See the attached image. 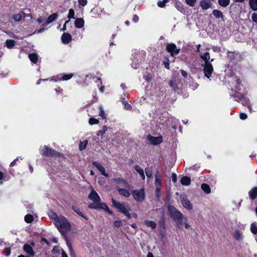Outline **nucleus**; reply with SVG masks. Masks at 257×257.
<instances>
[{
	"label": "nucleus",
	"mask_w": 257,
	"mask_h": 257,
	"mask_svg": "<svg viewBox=\"0 0 257 257\" xmlns=\"http://www.w3.org/2000/svg\"><path fill=\"white\" fill-rule=\"evenodd\" d=\"M200 57L204 61V64H202L203 67V72L205 76L208 78H210L213 71L212 65L211 62L214 61V59L212 58L210 60V54L208 52H201L199 54Z\"/></svg>",
	"instance_id": "nucleus-1"
},
{
	"label": "nucleus",
	"mask_w": 257,
	"mask_h": 257,
	"mask_svg": "<svg viewBox=\"0 0 257 257\" xmlns=\"http://www.w3.org/2000/svg\"><path fill=\"white\" fill-rule=\"evenodd\" d=\"M168 210L169 216L175 222L177 227L181 228L182 227L183 221H186L187 218L185 217L183 214L173 206L169 205Z\"/></svg>",
	"instance_id": "nucleus-2"
},
{
	"label": "nucleus",
	"mask_w": 257,
	"mask_h": 257,
	"mask_svg": "<svg viewBox=\"0 0 257 257\" xmlns=\"http://www.w3.org/2000/svg\"><path fill=\"white\" fill-rule=\"evenodd\" d=\"M54 224L64 236H66V233L71 229L70 222L66 217L62 215H60L59 219L57 220L56 222H55Z\"/></svg>",
	"instance_id": "nucleus-3"
},
{
	"label": "nucleus",
	"mask_w": 257,
	"mask_h": 257,
	"mask_svg": "<svg viewBox=\"0 0 257 257\" xmlns=\"http://www.w3.org/2000/svg\"><path fill=\"white\" fill-rule=\"evenodd\" d=\"M111 201L113 206L119 212L122 213L128 218L131 217L130 214L129 213L130 208L127 205H125L123 203L117 201L113 198H112Z\"/></svg>",
	"instance_id": "nucleus-4"
},
{
	"label": "nucleus",
	"mask_w": 257,
	"mask_h": 257,
	"mask_svg": "<svg viewBox=\"0 0 257 257\" xmlns=\"http://www.w3.org/2000/svg\"><path fill=\"white\" fill-rule=\"evenodd\" d=\"M233 92L230 94V95L232 96L234 98L235 100L240 102L242 105L246 106L248 108L250 112H251V107L249 104V100L248 98L244 97L241 93L239 92H235L234 94H232Z\"/></svg>",
	"instance_id": "nucleus-5"
},
{
	"label": "nucleus",
	"mask_w": 257,
	"mask_h": 257,
	"mask_svg": "<svg viewBox=\"0 0 257 257\" xmlns=\"http://www.w3.org/2000/svg\"><path fill=\"white\" fill-rule=\"evenodd\" d=\"M40 153L42 156L46 157H52L60 155V153L59 152H56L54 150L51 149L47 146H44L43 148L40 149Z\"/></svg>",
	"instance_id": "nucleus-6"
},
{
	"label": "nucleus",
	"mask_w": 257,
	"mask_h": 257,
	"mask_svg": "<svg viewBox=\"0 0 257 257\" xmlns=\"http://www.w3.org/2000/svg\"><path fill=\"white\" fill-rule=\"evenodd\" d=\"M135 200L138 202H142L145 198V193L144 190L141 189L140 190H134L132 192Z\"/></svg>",
	"instance_id": "nucleus-7"
},
{
	"label": "nucleus",
	"mask_w": 257,
	"mask_h": 257,
	"mask_svg": "<svg viewBox=\"0 0 257 257\" xmlns=\"http://www.w3.org/2000/svg\"><path fill=\"white\" fill-rule=\"evenodd\" d=\"M113 181L117 185L116 187L126 188H128L131 187V185L123 178H114Z\"/></svg>",
	"instance_id": "nucleus-8"
},
{
	"label": "nucleus",
	"mask_w": 257,
	"mask_h": 257,
	"mask_svg": "<svg viewBox=\"0 0 257 257\" xmlns=\"http://www.w3.org/2000/svg\"><path fill=\"white\" fill-rule=\"evenodd\" d=\"M73 76V73H70L68 74H60L58 75L57 76H53L51 78V80L55 81H57L58 80L65 81L70 79Z\"/></svg>",
	"instance_id": "nucleus-9"
},
{
	"label": "nucleus",
	"mask_w": 257,
	"mask_h": 257,
	"mask_svg": "<svg viewBox=\"0 0 257 257\" xmlns=\"http://www.w3.org/2000/svg\"><path fill=\"white\" fill-rule=\"evenodd\" d=\"M180 198L182 205L184 208L189 210L192 209V205L185 195H181Z\"/></svg>",
	"instance_id": "nucleus-10"
},
{
	"label": "nucleus",
	"mask_w": 257,
	"mask_h": 257,
	"mask_svg": "<svg viewBox=\"0 0 257 257\" xmlns=\"http://www.w3.org/2000/svg\"><path fill=\"white\" fill-rule=\"evenodd\" d=\"M166 50L172 56L179 53L180 49H177L176 45L174 43L168 44L166 46Z\"/></svg>",
	"instance_id": "nucleus-11"
},
{
	"label": "nucleus",
	"mask_w": 257,
	"mask_h": 257,
	"mask_svg": "<svg viewBox=\"0 0 257 257\" xmlns=\"http://www.w3.org/2000/svg\"><path fill=\"white\" fill-rule=\"evenodd\" d=\"M147 140L149 143L153 145H157L161 144L163 141V138L162 136L153 137L150 135L147 136Z\"/></svg>",
	"instance_id": "nucleus-12"
},
{
	"label": "nucleus",
	"mask_w": 257,
	"mask_h": 257,
	"mask_svg": "<svg viewBox=\"0 0 257 257\" xmlns=\"http://www.w3.org/2000/svg\"><path fill=\"white\" fill-rule=\"evenodd\" d=\"M116 188L118 193L122 196H123L125 197H128L131 195V193L130 191L131 187L128 188L116 187Z\"/></svg>",
	"instance_id": "nucleus-13"
},
{
	"label": "nucleus",
	"mask_w": 257,
	"mask_h": 257,
	"mask_svg": "<svg viewBox=\"0 0 257 257\" xmlns=\"http://www.w3.org/2000/svg\"><path fill=\"white\" fill-rule=\"evenodd\" d=\"M88 198L94 202H98L100 201V198L97 193L94 190L92 189L90 193Z\"/></svg>",
	"instance_id": "nucleus-14"
},
{
	"label": "nucleus",
	"mask_w": 257,
	"mask_h": 257,
	"mask_svg": "<svg viewBox=\"0 0 257 257\" xmlns=\"http://www.w3.org/2000/svg\"><path fill=\"white\" fill-rule=\"evenodd\" d=\"M155 184L156 186V189H161L162 183H161V176L159 173V171H157L155 173Z\"/></svg>",
	"instance_id": "nucleus-15"
},
{
	"label": "nucleus",
	"mask_w": 257,
	"mask_h": 257,
	"mask_svg": "<svg viewBox=\"0 0 257 257\" xmlns=\"http://www.w3.org/2000/svg\"><path fill=\"white\" fill-rule=\"evenodd\" d=\"M24 250L30 256L33 257L35 254V252L32 247L29 244H25L23 246Z\"/></svg>",
	"instance_id": "nucleus-16"
},
{
	"label": "nucleus",
	"mask_w": 257,
	"mask_h": 257,
	"mask_svg": "<svg viewBox=\"0 0 257 257\" xmlns=\"http://www.w3.org/2000/svg\"><path fill=\"white\" fill-rule=\"evenodd\" d=\"M92 164L101 173V174L105 177H107L108 174L105 173L104 168L97 162H93Z\"/></svg>",
	"instance_id": "nucleus-17"
},
{
	"label": "nucleus",
	"mask_w": 257,
	"mask_h": 257,
	"mask_svg": "<svg viewBox=\"0 0 257 257\" xmlns=\"http://www.w3.org/2000/svg\"><path fill=\"white\" fill-rule=\"evenodd\" d=\"M61 40L64 44H67L71 42L72 40V37L70 34L64 33L62 35Z\"/></svg>",
	"instance_id": "nucleus-18"
},
{
	"label": "nucleus",
	"mask_w": 257,
	"mask_h": 257,
	"mask_svg": "<svg viewBox=\"0 0 257 257\" xmlns=\"http://www.w3.org/2000/svg\"><path fill=\"white\" fill-rule=\"evenodd\" d=\"M200 6L202 10H206L211 8L212 3L210 1L207 0H202L200 3Z\"/></svg>",
	"instance_id": "nucleus-19"
},
{
	"label": "nucleus",
	"mask_w": 257,
	"mask_h": 257,
	"mask_svg": "<svg viewBox=\"0 0 257 257\" xmlns=\"http://www.w3.org/2000/svg\"><path fill=\"white\" fill-rule=\"evenodd\" d=\"M134 169L140 175L141 177L144 180L145 179V175L144 174V170L139 166L135 165Z\"/></svg>",
	"instance_id": "nucleus-20"
},
{
	"label": "nucleus",
	"mask_w": 257,
	"mask_h": 257,
	"mask_svg": "<svg viewBox=\"0 0 257 257\" xmlns=\"http://www.w3.org/2000/svg\"><path fill=\"white\" fill-rule=\"evenodd\" d=\"M84 25V21L82 18H77L75 21V26L77 28H82Z\"/></svg>",
	"instance_id": "nucleus-21"
},
{
	"label": "nucleus",
	"mask_w": 257,
	"mask_h": 257,
	"mask_svg": "<svg viewBox=\"0 0 257 257\" xmlns=\"http://www.w3.org/2000/svg\"><path fill=\"white\" fill-rule=\"evenodd\" d=\"M233 237L235 238V239L238 240L242 239L243 238L242 232L239 230H235L233 234Z\"/></svg>",
	"instance_id": "nucleus-22"
},
{
	"label": "nucleus",
	"mask_w": 257,
	"mask_h": 257,
	"mask_svg": "<svg viewBox=\"0 0 257 257\" xmlns=\"http://www.w3.org/2000/svg\"><path fill=\"white\" fill-rule=\"evenodd\" d=\"M48 215L50 218L52 220L55 224V222H56L57 220L59 219L60 215H57L54 212L50 211L48 213Z\"/></svg>",
	"instance_id": "nucleus-23"
},
{
	"label": "nucleus",
	"mask_w": 257,
	"mask_h": 257,
	"mask_svg": "<svg viewBox=\"0 0 257 257\" xmlns=\"http://www.w3.org/2000/svg\"><path fill=\"white\" fill-rule=\"evenodd\" d=\"M48 215L50 218L52 220L55 224V222H56L57 220L59 219L60 215H57L54 212L50 211L48 213Z\"/></svg>",
	"instance_id": "nucleus-24"
},
{
	"label": "nucleus",
	"mask_w": 257,
	"mask_h": 257,
	"mask_svg": "<svg viewBox=\"0 0 257 257\" xmlns=\"http://www.w3.org/2000/svg\"><path fill=\"white\" fill-rule=\"evenodd\" d=\"M180 182L183 185L188 186L190 184L191 179L189 177L184 176L181 178Z\"/></svg>",
	"instance_id": "nucleus-25"
},
{
	"label": "nucleus",
	"mask_w": 257,
	"mask_h": 257,
	"mask_svg": "<svg viewBox=\"0 0 257 257\" xmlns=\"http://www.w3.org/2000/svg\"><path fill=\"white\" fill-rule=\"evenodd\" d=\"M250 199L253 200L257 197V188L255 187L249 192Z\"/></svg>",
	"instance_id": "nucleus-26"
},
{
	"label": "nucleus",
	"mask_w": 257,
	"mask_h": 257,
	"mask_svg": "<svg viewBox=\"0 0 257 257\" xmlns=\"http://www.w3.org/2000/svg\"><path fill=\"white\" fill-rule=\"evenodd\" d=\"M57 18H58V15L56 13H54V14L51 15L47 19L46 24H50L51 23L53 22L55 20H56Z\"/></svg>",
	"instance_id": "nucleus-27"
},
{
	"label": "nucleus",
	"mask_w": 257,
	"mask_h": 257,
	"mask_svg": "<svg viewBox=\"0 0 257 257\" xmlns=\"http://www.w3.org/2000/svg\"><path fill=\"white\" fill-rule=\"evenodd\" d=\"M25 13L23 12H20L18 14H15L13 18L16 22H19L21 20L22 17L24 16Z\"/></svg>",
	"instance_id": "nucleus-28"
},
{
	"label": "nucleus",
	"mask_w": 257,
	"mask_h": 257,
	"mask_svg": "<svg viewBox=\"0 0 257 257\" xmlns=\"http://www.w3.org/2000/svg\"><path fill=\"white\" fill-rule=\"evenodd\" d=\"M72 209L78 215L82 216L85 219L88 220V218L86 216L84 215L83 213L81 211L80 209L78 208L77 207L75 206H73Z\"/></svg>",
	"instance_id": "nucleus-29"
},
{
	"label": "nucleus",
	"mask_w": 257,
	"mask_h": 257,
	"mask_svg": "<svg viewBox=\"0 0 257 257\" xmlns=\"http://www.w3.org/2000/svg\"><path fill=\"white\" fill-rule=\"evenodd\" d=\"M212 14L216 19L222 18L223 17V13L218 10H214L212 12Z\"/></svg>",
	"instance_id": "nucleus-30"
},
{
	"label": "nucleus",
	"mask_w": 257,
	"mask_h": 257,
	"mask_svg": "<svg viewBox=\"0 0 257 257\" xmlns=\"http://www.w3.org/2000/svg\"><path fill=\"white\" fill-rule=\"evenodd\" d=\"M16 44V41L14 40H8L6 41V45L9 49H12Z\"/></svg>",
	"instance_id": "nucleus-31"
},
{
	"label": "nucleus",
	"mask_w": 257,
	"mask_h": 257,
	"mask_svg": "<svg viewBox=\"0 0 257 257\" xmlns=\"http://www.w3.org/2000/svg\"><path fill=\"white\" fill-rule=\"evenodd\" d=\"M249 5L252 10L257 11V0H249Z\"/></svg>",
	"instance_id": "nucleus-32"
},
{
	"label": "nucleus",
	"mask_w": 257,
	"mask_h": 257,
	"mask_svg": "<svg viewBox=\"0 0 257 257\" xmlns=\"http://www.w3.org/2000/svg\"><path fill=\"white\" fill-rule=\"evenodd\" d=\"M100 205H101V203H100V202H93V203H91L90 204H89L88 207L89 208L92 209H99L100 207H101Z\"/></svg>",
	"instance_id": "nucleus-33"
},
{
	"label": "nucleus",
	"mask_w": 257,
	"mask_h": 257,
	"mask_svg": "<svg viewBox=\"0 0 257 257\" xmlns=\"http://www.w3.org/2000/svg\"><path fill=\"white\" fill-rule=\"evenodd\" d=\"M30 60L34 63H36L38 61V56L36 53H31L29 55Z\"/></svg>",
	"instance_id": "nucleus-34"
},
{
	"label": "nucleus",
	"mask_w": 257,
	"mask_h": 257,
	"mask_svg": "<svg viewBox=\"0 0 257 257\" xmlns=\"http://www.w3.org/2000/svg\"><path fill=\"white\" fill-rule=\"evenodd\" d=\"M250 231L253 234H257V223L254 222L250 225Z\"/></svg>",
	"instance_id": "nucleus-35"
},
{
	"label": "nucleus",
	"mask_w": 257,
	"mask_h": 257,
	"mask_svg": "<svg viewBox=\"0 0 257 257\" xmlns=\"http://www.w3.org/2000/svg\"><path fill=\"white\" fill-rule=\"evenodd\" d=\"M145 223L146 225H147L149 227H151L152 229H154L156 227V224L153 221L146 220L145 221Z\"/></svg>",
	"instance_id": "nucleus-36"
},
{
	"label": "nucleus",
	"mask_w": 257,
	"mask_h": 257,
	"mask_svg": "<svg viewBox=\"0 0 257 257\" xmlns=\"http://www.w3.org/2000/svg\"><path fill=\"white\" fill-rule=\"evenodd\" d=\"M201 188L206 193L209 194L210 193V188L208 184L205 183L202 184Z\"/></svg>",
	"instance_id": "nucleus-37"
},
{
	"label": "nucleus",
	"mask_w": 257,
	"mask_h": 257,
	"mask_svg": "<svg viewBox=\"0 0 257 257\" xmlns=\"http://www.w3.org/2000/svg\"><path fill=\"white\" fill-rule=\"evenodd\" d=\"M219 4L223 7H226L230 3V0H218Z\"/></svg>",
	"instance_id": "nucleus-38"
},
{
	"label": "nucleus",
	"mask_w": 257,
	"mask_h": 257,
	"mask_svg": "<svg viewBox=\"0 0 257 257\" xmlns=\"http://www.w3.org/2000/svg\"><path fill=\"white\" fill-rule=\"evenodd\" d=\"M88 144V141L87 140H85L83 142H81L79 144V150L80 151L84 150L86 149V146Z\"/></svg>",
	"instance_id": "nucleus-39"
},
{
	"label": "nucleus",
	"mask_w": 257,
	"mask_h": 257,
	"mask_svg": "<svg viewBox=\"0 0 257 257\" xmlns=\"http://www.w3.org/2000/svg\"><path fill=\"white\" fill-rule=\"evenodd\" d=\"M145 173L148 178H151L152 177L153 171L151 168H147L145 169Z\"/></svg>",
	"instance_id": "nucleus-40"
},
{
	"label": "nucleus",
	"mask_w": 257,
	"mask_h": 257,
	"mask_svg": "<svg viewBox=\"0 0 257 257\" xmlns=\"http://www.w3.org/2000/svg\"><path fill=\"white\" fill-rule=\"evenodd\" d=\"M25 220L27 223H31L33 221V217L31 214H27L25 216Z\"/></svg>",
	"instance_id": "nucleus-41"
},
{
	"label": "nucleus",
	"mask_w": 257,
	"mask_h": 257,
	"mask_svg": "<svg viewBox=\"0 0 257 257\" xmlns=\"http://www.w3.org/2000/svg\"><path fill=\"white\" fill-rule=\"evenodd\" d=\"M101 207H100L99 209H104L107 212H108L110 214H112V212L109 209L108 207L105 203H101V205H100Z\"/></svg>",
	"instance_id": "nucleus-42"
},
{
	"label": "nucleus",
	"mask_w": 257,
	"mask_h": 257,
	"mask_svg": "<svg viewBox=\"0 0 257 257\" xmlns=\"http://www.w3.org/2000/svg\"><path fill=\"white\" fill-rule=\"evenodd\" d=\"M107 127L106 125H104L103 126L102 130L99 131L97 133V135L98 136H102L103 134H104L107 131Z\"/></svg>",
	"instance_id": "nucleus-43"
},
{
	"label": "nucleus",
	"mask_w": 257,
	"mask_h": 257,
	"mask_svg": "<svg viewBox=\"0 0 257 257\" xmlns=\"http://www.w3.org/2000/svg\"><path fill=\"white\" fill-rule=\"evenodd\" d=\"M74 14V11L73 9H71L69 10L68 18H69V20L71 19H75Z\"/></svg>",
	"instance_id": "nucleus-44"
},
{
	"label": "nucleus",
	"mask_w": 257,
	"mask_h": 257,
	"mask_svg": "<svg viewBox=\"0 0 257 257\" xmlns=\"http://www.w3.org/2000/svg\"><path fill=\"white\" fill-rule=\"evenodd\" d=\"M89 123L91 125L98 124L99 123V120L97 119L91 117L89 118Z\"/></svg>",
	"instance_id": "nucleus-45"
},
{
	"label": "nucleus",
	"mask_w": 257,
	"mask_h": 257,
	"mask_svg": "<svg viewBox=\"0 0 257 257\" xmlns=\"http://www.w3.org/2000/svg\"><path fill=\"white\" fill-rule=\"evenodd\" d=\"M185 2L189 6L193 7L195 6L196 3V0H185Z\"/></svg>",
	"instance_id": "nucleus-46"
},
{
	"label": "nucleus",
	"mask_w": 257,
	"mask_h": 257,
	"mask_svg": "<svg viewBox=\"0 0 257 257\" xmlns=\"http://www.w3.org/2000/svg\"><path fill=\"white\" fill-rule=\"evenodd\" d=\"M99 115L102 117V118H105V112L103 109V108L102 106H100L99 107Z\"/></svg>",
	"instance_id": "nucleus-47"
},
{
	"label": "nucleus",
	"mask_w": 257,
	"mask_h": 257,
	"mask_svg": "<svg viewBox=\"0 0 257 257\" xmlns=\"http://www.w3.org/2000/svg\"><path fill=\"white\" fill-rule=\"evenodd\" d=\"M78 4L83 7L85 6L87 4V0H78Z\"/></svg>",
	"instance_id": "nucleus-48"
},
{
	"label": "nucleus",
	"mask_w": 257,
	"mask_h": 257,
	"mask_svg": "<svg viewBox=\"0 0 257 257\" xmlns=\"http://www.w3.org/2000/svg\"><path fill=\"white\" fill-rule=\"evenodd\" d=\"M113 225L115 227H120L122 225V222L120 220L115 221L113 223Z\"/></svg>",
	"instance_id": "nucleus-49"
},
{
	"label": "nucleus",
	"mask_w": 257,
	"mask_h": 257,
	"mask_svg": "<svg viewBox=\"0 0 257 257\" xmlns=\"http://www.w3.org/2000/svg\"><path fill=\"white\" fill-rule=\"evenodd\" d=\"M251 19L253 22L257 23V14L253 13L252 14Z\"/></svg>",
	"instance_id": "nucleus-50"
},
{
	"label": "nucleus",
	"mask_w": 257,
	"mask_h": 257,
	"mask_svg": "<svg viewBox=\"0 0 257 257\" xmlns=\"http://www.w3.org/2000/svg\"><path fill=\"white\" fill-rule=\"evenodd\" d=\"M19 157L17 158L16 159H15L10 164L11 167H13L15 166L17 164V162L19 161Z\"/></svg>",
	"instance_id": "nucleus-51"
},
{
	"label": "nucleus",
	"mask_w": 257,
	"mask_h": 257,
	"mask_svg": "<svg viewBox=\"0 0 257 257\" xmlns=\"http://www.w3.org/2000/svg\"><path fill=\"white\" fill-rule=\"evenodd\" d=\"M239 116L240 119L244 120L247 118V114L245 113L242 112L240 113Z\"/></svg>",
	"instance_id": "nucleus-52"
},
{
	"label": "nucleus",
	"mask_w": 257,
	"mask_h": 257,
	"mask_svg": "<svg viewBox=\"0 0 257 257\" xmlns=\"http://www.w3.org/2000/svg\"><path fill=\"white\" fill-rule=\"evenodd\" d=\"M171 178H172V181L173 182H174V183L176 182L177 178V175L176 174L173 173L172 174Z\"/></svg>",
	"instance_id": "nucleus-53"
},
{
	"label": "nucleus",
	"mask_w": 257,
	"mask_h": 257,
	"mask_svg": "<svg viewBox=\"0 0 257 257\" xmlns=\"http://www.w3.org/2000/svg\"><path fill=\"white\" fill-rule=\"evenodd\" d=\"M161 189H159L158 190L157 189H156V195L158 199H159V198L161 197Z\"/></svg>",
	"instance_id": "nucleus-54"
},
{
	"label": "nucleus",
	"mask_w": 257,
	"mask_h": 257,
	"mask_svg": "<svg viewBox=\"0 0 257 257\" xmlns=\"http://www.w3.org/2000/svg\"><path fill=\"white\" fill-rule=\"evenodd\" d=\"M240 82L239 79L236 80V88L238 90H240Z\"/></svg>",
	"instance_id": "nucleus-55"
},
{
	"label": "nucleus",
	"mask_w": 257,
	"mask_h": 257,
	"mask_svg": "<svg viewBox=\"0 0 257 257\" xmlns=\"http://www.w3.org/2000/svg\"><path fill=\"white\" fill-rule=\"evenodd\" d=\"M124 108L126 110H130L132 108V106L127 103H126V102L124 103Z\"/></svg>",
	"instance_id": "nucleus-56"
},
{
	"label": "nucleus",
	"mask_w": 257,
	"mask_h": 257,
	"mask_svg": "<svg viewBox=\"0 0 257 257\" xmlns=\"http://www.w3.org/2000/svg\"><path fill=\"white\" fill-rule=\"evenodd\" d=\"M11 251L10 248H6L5 249V253L6 255L8 256L11 254Z\"/></svg>",
	"instance_id": "nucleus-57"
},
{
	"label": "nucleus",
	"mask_w": 257,
	"mask_h": 257,
	"mask_svg": "<svg viewBox=\"0 0 257 257\" xmlns=\"http://www.w3.org/2000/svg\"><path fill=\"white\" fill-rule=\"evenodd\" d=\"M45 20V18H43L42 17H40L38 18L37 21L38 23L40 24L43 22Z\"/></svg>",
	"instance_id": "nucleus-58"
},
{
	"label": "nucleus",
	"mask_w": 257,
	"mask_h": 257,
	"mask_svg": "<svg viewBox=\"0 0 257 257\" xmlns=\"http://www.w3.org/2000/svg\"><path fill=\"white\" fill-rule=\"evenodd\" d=\"M169 85H170V86L172 88H173L174 89H175V88H176V84H175V83L174 81H170L169 82Z\"/></svg>",
	"instance_id": "nucleus-59"
},
{
	"label": "nucleus",
	"mask_w": 257,
	"mask_h": 257,
	"mask_svg": "<svg viewBox=\"0 0 257 257\" xmlns=\"http://www.w3.org/2000/svg\"><path fill=\"white\" fill-rule=\"evenodd\" d=\"M181 74L182 75V76L185 77V78H186L187 77V75H188V73H187L186 71H185V70H181Z\"/></svg>",
	"instance_id": "nucleus-60"
},
{
	"label": "nucleus",
	"mask_w": 257,
	"mask_h": 257,
	"mask_svg": "<svg viewBox=\"0 0 257 257\" xmlns=\"http://www.w3.org/2000/svg\"><path fill=\"white\" fill-rule=\"evenodd\" d=\"M55 91L57 93H60L61 95L62 94V92H63V89H61V88L60 87H58V88H56L55 89Z\"/></svg>",
	"instance_id": "nucleus-61"
},
{
	"label": "nucleus",
	"mask_w": 257,
	"mask_h": 257,
	"mask_svg": "<svg viewBox=\"0 0 257 257\" xmlns=\"http://www.w3.org/2000/svg\"><path fill=\"white\" fill-rule=\"evenodd\" d=\"M164 2L162 1H159L158 3V6L160 8H163L165 6Z\"/></svg>",
	"instance_id": "nucleus-62"
},
{
	"label": "nucleus",
	"mask_w": 257,
	"mask_h": 257,
	"mask_svg": "<svg viewBox=\"0 0 257 257\" xmlns=\"http://www.w3.org/2000/svg\"><path fill=\"white\" fill-rule=\"evenodd\" d=\"M69 22V20L66 21L63 28L61 29V31H64L65 30H66V25Z\"/></svg>",
	"instance_id": "nucleus-63"
},
{
	"label": "nucleus",
	"mask_w": 257,
	"mask_h": 257,
	"mask_svg": "<svg viewBox=\"0 0 257 257\" xmlns=\"http://www.w3.org/2000/svg\"><path fill=\"white\" fill-rule=\"evenodd\" d=\"M139 20V17L137 15H135L133 17V20L134 22L137 23Z\"/></svg>",
	"instance_id": "nucleus-64"
}]
</instances>
